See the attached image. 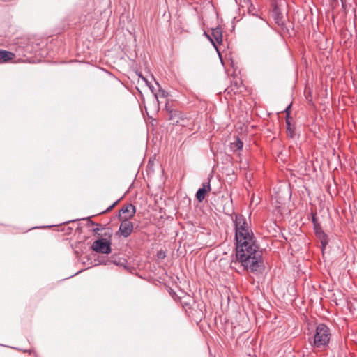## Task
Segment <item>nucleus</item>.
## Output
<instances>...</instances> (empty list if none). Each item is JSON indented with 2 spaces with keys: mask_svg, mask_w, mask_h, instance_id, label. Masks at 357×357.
<instances>
[{
  "mask_svg": "<svg viewBox=\"0 0 357 357\" xmlns=\"http://www.w3.org/2000/svg\"><path fill=\"white\" fill-rule=\"evenodd\" d=\"M236 261L240 263L244 269L252 273H261L264 269L262 252L255 242L253 233L246 222L245 218L236 215Z\"/></svg>",
  "mask_w": 357,
  "mask_h": 357,
  "instance_id": "obj_1",
  "label": "nucleus"
},
{
  "mask_svg": "<svg viewBox=\"0 0 357 357\" xmlns=\"http://www.w3.org/2000/svg\"><path fill=\"white\" fill-rule=\"evenodd\" d=\"M329 328L324 324H319L314 335L313 346L319 349H324L329 343L331 339Z\"/></svg>",
  "mask_w": 357,
  "mask_h": 357,
  "instance_id": "obj_2",
  "label": "nucleus"
},
{
  "mask_svg": "<svg viewBox=\"0 0 357 357\" xmlns=\"http://www.w3.org/2000/svg\"><path fill=\"white\" fill-rule=\"evenodd\" d=\"M91 248L93 251L98 253H109L110 252V243L106 239L100 238L95 241Z\"/></svg>",
  "mask_w": 357,
  "mask_h": 357,
  "instance_id": "obj_3",
  "label": "nucleus"
},
{
  "mask_svg": "<svg viewBox=\"0 0 357 357\" xmlns=\"http://www.w3.org/2000/svg\"><path fill=\"white\" fill-rule=\"evenodd\" d=\"M135 213V207L131 204L124 205L119 211L118 214V218L119 220H127L129 221Z\"/></svg>",
  "mask_w": 357,
  "mask_h": 357,
  "instance_id": "obj_4",
  "label": "nucleus"
},
{
  "mask_svg": "<svg viewBox=\"0 0 357 357\" xmlns=\"http://www.w3.org/2000/svg\"><path fill=\"white\" fill-rule=\"evenodd\" d=\"M169 120L172 121L173 124L182 126H185L188 121L184 114L177 110H171L169 112Z\"/></svg>",
  "mask_w": 357,
  "mask_h": 357,
  "instance_id": "obj_5",
  "label": "nucleus"
},
{
  "mask_svg": "<svg viewBox=\"0 0 357 357\" xmlns=\"http://www.w3.org/2000/svg\"><path fill=\"white\" fill-rule=\"evenodd\" d=\"M121 222L119 227V230L116 233V236L121 235L123 237L129 236L132 230L133 225L131 222L127 220H120Z\"/></svg>",
  "mask_w": 357,
  "mask_h": 357,
  "instance_id": "obj_6",
  "label": "nucleus"
},
{
  "mask_svg": "<svg viewBox=\"0 0 357 357\" xmlns=\"http://www.w3.org/2000/svg\"><path fill=\"white\" fill-rule=\"evenodd\" d=\"M211 191V185L209 183H204L202 187L198 190L196 194V197L199 202H202L207 192Z\"/></svg>",
  "mask_w": 357,
  "mask_h": 357,
  "instance_id": "obj_7",
  "label": "nucleus"
},
{
  "mask_svg": "<svg viewBox=\"0 0 357 357\" xmlns=\"http://www.w3.org/2000/svg\"><path fill=\"white\" fill-rule=\"evenodd\" d=\"M15 54L10 52L0 50V61H8L14 58Z\"/></svg>",
  "mask_w": 357,
  "mask_h": 357,
  "instance_id": "obj_8",
  "label": "nucleus"
},
{
  "mask_svg": "<svg viewBox=\"0 0 357 357\" xmlns=\"http://www.w3.org/2000/svg\"><path fill=\"white\" fill-rule=\"evenodd\" d=\"M290 108V106H289L287 109H286V112L287 113V134L289 137H293L294 136V130L291 128V124H290V122L289 121V109Z\"/></svg>",
  "mask_w": 357,
  "mask_h": 357,
  "instance_id": "obj_9",
  "label": "nucleus"
},
{
  "mask_svg": "<svg viewBox=\"0 0 357 357\" xmlns=\"http://www.w3.org/2000/svg\"><path fill=\"white\" fill-rule=\"evenodd\" d=\"M212 36L218 43H222V31L219 28L213 30Z\"/></svg>",
  "mask_w": 357,
  "mask_h": 357,
  "instance_id": "obj_10",
  "label": "nucleus"
},
{
  "mask_svg": "<svg viewBox=\"0 0 357 357\" xmlns=\"http://www.w3.org/2000/svg\"><path fill=\"white\" fill-rule=\"evenodd\" d=\"M243 144L241 140L236 139L231 144V147L234 151H237L243 148Z\"/></svg>",
  "mask_w": 357,
  "mask_h": 357,
  "instance_id": "obj_11",
  "label": "nucleus"
},
{
  "mask_svg": "<svg viewBox=\"0 0 357 357\" xmlns=\"http://www.w3.org/2000/svg\"><path fill=\"white\" fill-rule=\"evenodd\" d=\"M315 231H316V234H323V232L321 231V228L320 227H318L316 225H315Z\"/></svg>",
  "mask_w": 357,
  "mask_h": 357,
  "instance_id": "obj_12",
  "label": "nucleus"
},
{
  "mask_svg": "<svg viewBox=\"0 0 357 357\" xmlns=\"http://www.w3.org/2000/svg\"><path fill=\"white\" fill-rule=\"evenodd\" d=\"M223 211H225V207H224V208H223ZM225 212L226 213H229V211H225Z\"/></svg>",
  "mask_w": 357,
  "mask_h": 357,
  "instance_id": "obj_13",
  "label": "nucleus"
},
{
  "mask_svg": "<svg viewBox=\"0 0 357 357\" xmlns=\"http://www.w3.org/2000/svg\"><path fill=\"white\" fill-rule=\"evenodd\" d=\"M111 208H112V206H109V207L108 208V209H107V210H108V211H110V210H111Z\"/></svg>",
  "mask_w": 357,
  "mask_h": 357,
  "instance_id": "obj_14",
  "label": "nucleus"
},
{
  "mask_svg": "<svg viewBox=\"0 0 357 357\" xmlns=\"http://www.w3.org/2000/svg\"><path fill=\"white\" fill-rule=\"evenodd\" d=\"M116 204V202L114 203L113 205H112V207L114 208L115 204Z\"/></svg>",
  "mask_w": 357,
  "mask_h": 357,
  "instance_id": "obj_15",
  "label": "nucleus"
}]
</instances>
